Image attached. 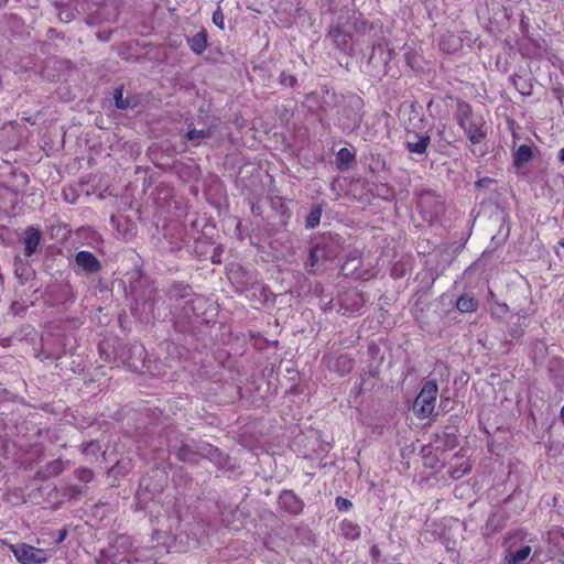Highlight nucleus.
Returning a JSON list of instances; mask_svg holds the SVG:
<instances>
[{
	"instance_id": "obj_1",
	"label": "nucleus",
	"mask_w": 564,
	"mask_h": 564,
	"mask_svg": "<svg viewBox=\"0 0 564 564\" xmlns=\"http://www.w3.org/2000/svg\"><path fill=\"white\" fill-rule=\"evenodd\" d=\"M455 118L473 144H478L486 138V122L481 116L473 112L469 104L458 101Z\"/></svg>"
},
{
	"instance_id": "obj_2",
	"label": "nucleus",
	"mask_w": 564,
	"mask_h": 564,
	"mask_svg": "<svg viewBox=\"0 0 564 564\" xmlns=\"http://www.w3.org/2000/svg\"><path fill=\"white\" fill-rule=\"evenodd\" d=\"M220 455L221 454L217 447L207 442L196 440L183 441L177 452L180 460L195 464L203 458L219 463Z\"/></svg>"
},
{
	"instance_id": "obj_3",
	"label": "nucleus",
	"mask_w": 564,
	"mask_h": 564,
	"mask_svg": "<svg viewBox=\"0 0 564 564\" xmlns=\"http://www.w3.org/2000/svg\"><path fill=\"white\" fill-rule=\"evenodd\" d=\"M415 196L416 207L424 220L431 223L443 214V200L433 191L420 188L415 192Z\"/></svg>"
},
{
	"instance_id": "obj_4",
	"label": "nucleus",
	"mask_w": 564,
	"mask_h": 564,
	"mask_svg": "<svg viewBox=\"0 0 564 564\" xmlns=\"http://www.w3.org/2000/svg\"><path fill=\"white\" fill-rule=\"evenodd\" d=\"M437 393L438 387L434 380H427L424 382L413 403V410L419 417L426 419L433 413Z\"/></svg>"
},
{
	"instance_id": "obj_5",
	"label": "nucleus",
	"mask_w": 564,
	"mask_h": 564,
	"mask_svg": "<svg viewBox=\"0 0 564 564\" xmlns=\"http://www.w3.org/2000/svg\"><path fill=\"white\" fill-rule=\"evenodd\" d=\"M11 550L21 564H43L51 557L46 550L25 543L14 545Z\"/></svg>"
},
{
	"instance_id": "obj_6",
	"label": "nucleus",
	"mask_w": 564,
	"mask_h": 564,
	"mask_svg": "<svg viewBox=\"0 0 564 564\" xmlns=\"http://www.w3.org/2000/svg\"><path fill=\"white\" fill-rule=\"evenodd\" d=\"M430 144V130L417 132L414 129H406L404 145L409 153L423 156L426 154Z\"/></svg>"
},
{
	"instance_id": "obj_7",
	"label": "nucleus",
	"mask_w": 564,
	"mask_h": 564,
	"mask_svg": "<svg viewBox=\"0 0 564 564\" xmlns=\"http://www.w3.org/2000/svg\"><path fill=\"white\" fill-rule=\"evenodd\" d=\"M349 22V20H345V17H340L337 19V22L334 26L330 28L327 39L332 41V43L339 48L340 51H348L351 47V36L345 30V25Z\"/></svg>"
},
{
	"instance_id": "obj_8",
	"label": "nucleus",
	"mask_w": 564,
	"mask_h": 564,
	"mask_svg": "<svg viewBox=\"0 0 564 564\" xmlns=\"http://www.w3.org/2000/svg\"><path fill=\"white\" fill-rule=\"evenodd\" d=\"M368 299L357 289H350L339 296V303L345 313H359Z\"/></svg>"
},
{
	"instance_id": "obj_9",
	"label": "nucleus",
	"mask_w": 564,
	"mask_h": 564,
	"mask_svg": "<svg viewBox=\"0 0 564 564\" xmlns=\"http://www.w3.org/2000/svg\"><path fill=\"white\" fill-rule=\"evenodd\" d=\"M76 267L86 274H95L101 270L100 261L89 251L82 250L75 256Z\"/></svg>"
},
{
	"instance_id": "obj_10",
	"label": "nucleus",
	"mask_w": 564,
	"mask_h": 564,
	"mask_svg": "<svg viewBox=\"0 0 564 564\" xmlns=\"http://www.w3.org/2000/svg\"><path fill=\"white\" fill-rule=\"evenodd\" d=\"M351 4L350 0H322L321 8L329 13L337 14V19L344 15L345 20H350Z\"/></svg>"
},
{
	"instance_id": "obj_11",
	"label": "nucleus",
	"mask_w": 564,
	"mask_h": 564,
	"mask_svg": "<svg viewBox=\"0 0 564 564\" xmlns=\"http://www.w3.org/2000/svg\"><path fill=\"white\" fill-rule=\"evenodd\" d=\"M145 356L144 347L140 344H134L123 350L121 357L133 371H139L140 365L143 362Z\"/></svg>"
},
{
	"instance_id": "obj_12",
	"label": "nucleus",
	"mask_w": 564,
	"mask_h": 564,
	"mask_svg": "<svg viewBox=\"0 0 564 564\" xmlns=\"http://www.w3.org/2000/svg\"><path fill=\"white\" fill-rule=\"evenodd\" d=\"M279 506L291 514H299L303 510V501L291 490H285L279 496Z\"/></svg>"
},
{
	"instance_id": "obj_13",
	"label": "nucleus",
	"mask_w": 564,
	"mask_h": 564,
	"mask_svg": "<svg viewBox=\"0 0 564 564\" xmlns=\"http://www.w3.org/2000/svg\"><path fill=\"white\" fill-rule=\"evenodd\" d=\"M41 231L34 227H28L23 236L24 256L31 257L36 252V249L41 242Z\"/></svg>"
},
{
	"instance_id": "obj_14",
	"label": "nucleus",
	"mask_w": 564,
	"mask_h": 564,
	"mask_svg": "<svg viewBox=\"0 0 564 564\" xmlns=\"http://www.w3.org/2000/svg\"><path fill=\"white\" fill-rule=\"evenodd\" d=\"M194 295L193 290L188 285L174 283L167 292L170 301L174 303H186Z\"/></svg>"
},
{
	"instance_id": "obj_15",
	"label": "nucleus",
	"mask_w": 564,
	"mask_h": 564,
	"mask_svg": "<svg viewBox=\"0 0 564 564\" xmlns=\"http://www.w3.org/2000/svg\"><path fill=\"white\" fill-rule=\"evenodd\" d=\"M111 224L117 228L118 234L126 240L134 236V225L124 217H117L115 215L110 218Z\"/></svg>"
},
{
	"instance_id": "obj_16",
	"label": "nucleus",
	"mask_w": 564,
	"mask_h": 564,
	"mask_svg": "<svg viewBox=\"0 0 564 564\" xmlns=\"http://www.w3.org/2000/svg\"><path fill=\"white\" fill-rule=\"evenodd\" d=\"M391 58V52H384L380 43H372V52L369 56L368 63L375 67L386 65Z\"/></svg>"
},
{
	"instance_id": "obj_17",
	"label": "nucleus",
	"mask_w": 564,
	"mask_h": 564,
	"mask_svg": "<svg viewBox=\"0 0 564 564\" xmlns=\"http://www.w3.org/2000/svg\"><path fill=\"white\" fill-rule=\"evenodd\" d=\"M119 15L118 6L115 0H108L97 11V19L106 22H115Z\"/></svg>"
},
{
	"instance_id": "obj_18",
	"label": "nucleus",
	"mask_w": 564,
	"mask_h": 564,
	"mask_svg": "<svg viewBox=\"0 0 564 564\" xmlns=\"http://www.w3.org/2000/svg\"><path fill=\"white\" fill-rule=\"evenodd\" d=\"M69 354L70 356H74V348L70 347L68 350L65 349V345L63 346L62 350H48L45 347L36 355V357L41 361H56L59 362V360Z\"/></svg>"
},
{
	"instance_id": "obj_19",
	"label": "nucleus",
	"mask_w": 564,
	"mask_h": 564,
	"mask_svg": "<svg viewBox=\"0 0 564 564\" xmlns=\"http://www.w3.org/2000/svg\"><path fill=\"white\" fill-rule=\"evenodd\" d=\"M332 258L333 254L328 250V246L326 243H318L311 249L308 261L311 267H315L321 260H329Z\"/></svg>"
},
{
	"instance_id": "obj_20",
	"label": "nucleus",
	"mask_w": 564,
	"mask_h": 564,
	"mask_svg": "<svg viewBox=\"0 0 564 564\" xmlns=\"http://www.w3.org/2000/svg\"><path fill=\"white\" fill-rule=\"evenodd\" d=\"M531 551L532 550L530 545H523L516 552H508V554L505 556L502 561V564H522L524 561L528 560V557L531 554Z\"/></svg>"
},
{
	"instance_id": "obj_21",
	"label": "nucleus",
	"mask_w": 564,
	"mask_h": 564,
	"mask_svg": "<svg viewBox=\"0 0 564 564\" xmlns=\"http://www.w3.org/2000/svg\"><path fill=\"white\" fill-rule=\"evenodd\" d=\"M191 50L196 54H202L207 47V33L202 30L191 37H187Z\"/></svg>"
},
{
	"instance_id": "obj_22",
	"label": "nucleus",
	"mask_w": 564,
	"mask_h": 564,
	"mask_svg": "<svg viewBox=\"0 0 564 564\" xmlns=\"http://www.w3.org/2000/svg\"><path fill=\"white\" fill-rule=\"evenodd\" d=\"M14 274L22 283H25L33 275V271L26 261H23L20 257H15Z\"/></svg>"
},
{
	"instance_id": "obj_23",
	"label": "nucleus",
	"mask_w": 564,
	"mask_h": 564,
	"mask_svg": "<svg viewBox=\"0 0 564 564\" xmlns=\"http://www.w3.org/2000/svg\"><path fill=\"white\" fill-rule=\"evenodd\" d=\"M547 355V345L544 340H535L532 344L530 356L534 365H540L544 361Z\"/></svg>"
},
{
	"instance_id": "obj_24",
	"label": "nucleus",
	"mask_w": 564,
	"mask_h": 564,
	"mask_svg": "<svg viewBox=\"0 0 564 564\" xmlns=\"http://www.w3.org/2000/svg\"><path fill=\"white\" fill-rule=\"evenodd\" d=\"M456 307L462 313H471L478 308V301L468 294H462L456 301Z\"/></svg>"
},
{
	"instance_id": "obj_25",
	"label": "nucleus",
	"mask_w": 564,
	"mask_h": 564,
	"mask_svg": "<svg viewBox=\"0 0 564 564\" xmlns=\"http://www.w3.org/2000/svg\"><path fill=\"white\" fill-rule=\"evenodd\" d=\"M214 133L213 127H208L206 129H194L189 128L186 132L187 140L192 141L194 145H198L202 140L212 138Z\"/></svg>"
},
{
	"instance_id": "obj_26",
	"label": "nucleus",
	"mask_w": 564,
	"mask_h": 564,
	"mask_svg": "<svg viewBox=\"0 0 564 564\" xmlns=\"http://www.w3.org/2000/svg\"><path fill=\"white\" fill-rule=\"evenodd\" d=\"M532 149L528 144H521L513 153V164L517 167L522 166L532 159Z\"/></svg>"
},
{
	"instance_id": "obj_27",
	"label": "nucleus",
	"mask_w": 564,
	"mask_h": 564,
	"mask_svg": "<svg viewBox=\"0 0 564 564\" xmlns=\"http://www.w3.org/2000/svg\"><path fill=\"white\" fill-rule=\"evenodd\" d=\"M371 193L384 200H392L395 196L394 188L386 183L373 184Z\"/></svg>"
},
{
	"instance_id": "obj_28",
	"label": "nucleus",
	"mask_w": 564,
	"mask_h": 564,
	"mask_svg": "<svg viewBox=\"0 0 564 564\" xmlns=\"http://www.w3.org/2000/svg\"><path fill=\"white\" fill-rule=\"evenodd\" d=\"M340 532L343 536L348 540H357L360 536V527L357 523H354L349 520H344L340 523Z\"/></svg>"
},
{
	"instance_id": "obj_29",
	"label": "nucleus",
	"mask_w": 564,
	"mask_h": 564,
	"mask_svg": "<svg viewBox=\"0 0 564 564\" xmlns=\"http://www.w3.org/2000/svg\"><path fill=\"white\" fill-rule=\"evenodd\" d=\"M355 161V155L347 148H341L336 154V162L339 170H345Z\"/></svg>"
},
{
	"instance_id": "obj_30",
	"label": "nucleus",
	"mask_w": 564,
	"mask_h": 564,
	"mask_svg": "<svg viewBox=\"0 0 564 564\" xmlns=\"http://www.w3.org/2000/svg\"><path fill=\"white\" fill-rule=\"evenodd\" d=\"M67 463L61 458L50 462L44 468L45 477H53L59 475L65 468Z\"/></svg>"
},
{
	"instance_id": "obj_31",
	"label": "nucleus",
	"mask_w": 564,
	"mask_h": 564,
	"mask_svg": "<svg viewBox=\"0 0 564 564\" xmlns=\"http://www.w3.org/2000/svg\"><path fill=\"white\" fill-rule=\"evenodd\" d=\"M352 14L350 15V19H352V26L357 32L367 33L368 31H372L373 26L368 23L367 20L361 18V14H357L354 10L351 11Z\"/></svg>"
},
{
	"instance_id": "obj_32",
	"label": "nucleus",
	"mask_w": 564,
	"mask_h": 564,
	"mask_svg": "<svg viewBox=\"0 0 564 564\" xmlns=\"http://www.w3.org/2000/svg\"><path fill=\"white\" fill-rule=\"evenodd\" d=\"M187 303H191L192 313L194 314V316L198 317L202 314H204L207 301L205 297L194 293V295L188 300Z\"/></svg>"
},
{
	"instance_id": "obj_33",
	"label": "nucleus",
	"mask_w": 564,
	"mask_h": 564,
	"mask_svg": "<svg viewBox=\"0 0 564 564\" xmlns=\"http://www.w3.org/2000/svg\"><path fill=\"white\" fill-rule=\"evenodd\" d=\"M321 216L322 208L319 206H314L306 217V227L313 229L316 226H318L321 221Z\"/></svg>"
},
{
	"instance_id": "obj_34",
	"label": "nucleus",
	"mask_w": 564,
	"mask_h": 564,
	"mask_svg": "<svg viewBox=\"0 0 564 564\" xmlns=\"http://www.w3.org/2000/svg\"><path fill=\"white\" fill-rule=\"evenodd\" d=\"M549 372L554 376H564V360L562 358H552L549 362Z\"/></svg>"
},
{
	"instance_id": "obj_35",
	"label": "nucleus",
	"mask_w": 564,
	"mask_h": 564,
	"mask_svg": "<svg viewBox=\"0 0 564 564\" xmlns=\"http://www.w3.org/2000/svg\"><path fill=\"white\" fill-rule=\"evenodd\" d=\"M113 99L118 109H127L130 107V101L123 98V87H118L115 89Z\"/></svg>"
},
{
	"instance_id": "obj_36",
	"label": "nucleus",
	"mask_w": 564,
	"mask_h": 564,
	"mask_svg": "<svg viewBox=\"0 0 564 564\" xmlns=\"http://www.w3.org/2000/svg\"><path fill=\"white\" fill-rule=\"evenodd\" d=\"M335 367L336 369L340 370L341 373H347L351 371L354 362L347 356H340L337 358Z\"/></svg>"
},
{
	"instance_id": "obj_37",
	"label": "nucleus",
	"mask_w": 564,
	"mask_h": 564,
	"mask_svg": "<svg viewBox=\"0 0 564 564\" xmlns=\"http://www.w3.org/2000/svg\"><path fill=\"white\" fill-rule=\"evenodd\" d=\"M75 477L80 482L87 484L93 480L94 473H93V470H90L88 468H79V469L75 470Z\"/></svg>"
},
{
	"instance_id": "obj_38",
	"label": "nucleus",
	"mask_w": 564,
	"mask_h": 564,
	"mask_svg": "<svg viewBox=\"0 0 564 564\" xmlns=\"http://www.w3.org/2000/svg\"><path fill=\"white\" fill-rule=\"evenodd\" d=\"M279 82L281 85L286 87H294L297 83V79L292 74H289L286 72H282L279 76Z\"/></svg>"
},
{
	"instance_id": "obj_39",
	"label": "nucleus",
	"mask_w": 564,
	"mask_h": 564,
	"mask_svg": "<svg viewBox=\"0 0 564 564\" xmlns=\"http://www.w3.org/2000/svg\"><path fill=\"white\" fill-rule=\"evenodd\" d=\"M154 294H155V290L154 289H151L149 291V294L147 296H141L137 300V303H142L143 306H148L149 307V311L152 312V308H153V303L155 301V297H154Z\"/></svg>"
},
{
	"instance_id": "obj_40",
	"label": "nucleus",
	"mask_w": 564,
	"mask_h": 564,
	"mask_svg": "<svg viewBox=\"0 0 564 564\" xmlns=\"http://www.w3.org/2000/svg\"><path fill=\"white\" fill-rule=\"evenodd\" d=\"M63 366H64L63 361L56 362V365H55V367L59 368V370H61L59 375H65L66 373L67 369H64ZM68 370L72 371L73 373H80L84 369L82 368V364L80 362H77V361L73 360L72 365H70V369H68Z\"/></svg>"
},
{
	"instance_id": "obj_41",
	"label": "nucleus",
	"mask_w": 564,
	"mask_h": 564,
	"mask_svg": "<svg viewBox=\"0 0 564 564\" xmlns=\"http://www.w3.org/2000/svg\"><path fill=\"white\" fill-rule=\"evenodd\" d=\"M58 17L62 21L69 22L75 18V13L70 8L61 6L58 7Z\"/></svg>"
},
{
	"instance_id": "obj_42",
	"label": "nucleus",
	"mask_w": 564,
	"mask_h": 564,
	"mask_svg": "<svg viewBox=\"0 0 564 564\" xmlns=\"http://www.w3.org/2000/svg\"><path fill=\"white\" fill-rule=\"evenodd\" d=\"M63 197H64V200L69 204H75L78 199V195L76 194V192L73 187L64 188Z\"/></svg>"
},
{
	"instance_id": "obj_43",
	"label": "nucleus",
	"mask_w": 564,
	"mask_h": 564,
	"mask_svg": "<svg viewBox=\"0 0 564 564\" xmlns=\"http://www.w3.org/2000/svg\"><path fill=\"white\" fill-rule=\"evenodd\" d=\"M335 505L339 511H348L352 507L351 501L344 497H337Z\"/></svg>"
},
{
	"instance_id": "obj_44",
	"label": "nucleus",
	"mask_w": 564,
	"mask_h": 564,
	"mask_svg": "<svg viewBox=\"0 0 564 564\" xmlns=\"http://www.w3.org/2000/svg\"><path fill=\"white\" fill-rule=\"evenodd\" d=\"M213 22L219 28V29H224V14L220 10V8H218L214 13H213Z\"/></svg>"
},
{
	"instance_id": "obj_45",
	"label": "nucleus",
	"mask_w": 564,
	"mask_h": 564,
	"mask_svg": "<svg viewBox=\"0 0 564 564\" xmlns=\"http://www.w3.org/2000/svg\"><path fill=\"white\" fill-rule=\"evenodd\" d=\"M182 315L192 323V318L195 317L192 313V305L191 303H184V305L181 306Z\"/></svg>"
},
{
	"instance_id": "obj_46",
	"label": "nucleus",
	"mask_w": 564,
	"mask_h": 564,
	"mask_svg": "<svg viewBox=\"0 0 564 564\" xmlns=\"http://www.w3.org/2000/svg\"><path fill=\"white\" fill-rule=\"evenodd\" d=\"M307 0H295V14L302 17L305 12V6Z\"/></svg>"
},
{
	"instance_id": "obj_47",
	"label": "nucleus",
	"mask_w": 564,
	"mask_h": 564,
	"mask_svg": "<svg viewBox=\"0 0 564 564\" xmlns=\"http://www.w3.org/2000/svg\"><path fill=\"white\" fill-rule=\"evenodd\" d=\"M370 555H371V558L373 562H379L380 561V557H381V552L378 547V545H372L371 549H370Z\"/></svg>"
},
{
	"instance_id": "obj_48",
	"label": "nucleus",
	"mask_w": 564,
	"mask_h": 564,
	"mask_svg": "<svg viewBox=\"0 0 564 564\" xmlns=\"http://www.w3.org/2000/svg\"><path fill=\"white\" fill-rule=\"evenodd\" d=\"M494 183V180L490 178V177H482L480 180H478L475 185L477 187H481V188H488L489 187V184Z\"/></svg>"
},
{
	"instance_id": "obj_49",
	"label": "nucleus",
	"mask_w": 564,
	"mask_h": 564,
	"mask_svg": "<svg viewBox=\"0 0 564 564\" xmlns=\"http://www.w3.org/2000/svg\"><path fill=\"white\" fill-rule=\"evenodd\" d=\"M67 491H68V495L70 498H76L83 494L82 488H79L77 486H69L67 488Z\"/></svg>"
},
{
	"instance_id": "obj_50",
	"label": "nucleus",
	"mask_w": 564,
	"mask_h": 564,
	"mask_svg": "<svg viewBox=\"0 0 564 564\" xmlns=\"http://www.w3.org/2000/svg\"><path fill=\"white\" fill-rule=\"evenodd\" d=\"M148 490L149 489V484H148V479L147 478H142L141 481H140V485H139V490L137 492V496L140 498L142 496V491L143 490Z\"/></svg>"
},
{
	"instance_id": "obj_51",
	"label": "nucleus",
	"mask_w": 564,
	"mask_h": 564,
	"mask_svg": "<svg viewBox=\"0 0 564 564\" xmlns=\"http://www.w3.org/2000/svg\"><path fill=\"white\" fill-rule=\"evenodd\" d=\"M67 536V530L65 528L58 531V538L56 539V544H61Z\"/></svg>"
},
{
	"instance_id": "obj_52",
	"label": "nucleus",
	"mask_w": 564,
	"mask_h": 564,
	"mask_svg": "<svg viewBox=\"0 0 564 564\" xmlns=\"http://www.w3.org/2000/svg\"><path fill=\"white\" fill-rule=\"evenodd\" d=\"M469 470V467H466L464 470L455 469L451 473L452 477L455 479L460 478L464 474H466Z\"/></svg>"
},
{
	"instance_id": "obj_53",
	"label": "nucleus",
	"mask_w": 564,
	"mask_h": 564,
	"mask_svg": "<svg viewBox=\"0 0 564 564\" xmlns=\"http://www.w3.org/2000/svg\"><path fill=\"white\" fill-rule=\"evenodd\" d=\"M447 40L448 41H453V45H451V43H447V46H448L447 50H449V47L455 50L457 47V45H458V42H459L458 39H456L454 35H448Z\"/></svg>"
},
{
	"instance_id": "obj_54",
	"label": "nucleus",
	"mask_w": 564,
	"mask_h": 564,
	"mask_svg": "<svg viewBox=\"0 0 564 564\" xmlns=\"http://www.w3.org/2000/svg\"><path fill=\"white\" fill-rule=\"evenodd\" d=\"M514 85L517 87V89L522 94V95H530L531 94V90L530 89H527L524 87V85H521V87L518 86L517 82H514Z\"/></svg>"
},
{
	"instance_id": "obj_55",
	"label": "nucleus",
	"mask_w": 564,
	"mask_h": 564,
	"mask_svg": "<svg viewBox=\"0 0 564 564\" xmlns=\"http://www.w3.org/2000/svg\"><path fill=\"white\" fill-rule=\"evenodd\" d=\"M558 160L561 163L564 164V148L560 150L558 152Z\"/></svg>"
},
{
	"instance_id": "obj_56",
	"label": "nucleus",
	"mask_w": 564,
	"mask_h": 564,
	"mask_svg": "<svg viewBox=\"0 0 564 564\" xmlns=\"http://www.w3.org/2000/svg\"><path fill=\"white\" fill-rule=\"evenodd\" d=\"M48 34H50V37H51V39H52L53 36H58L57 31H56V30H54V29H50V30H48Z\"/></svg>"
},
{
	"instance_id": "obj_57",
	"label": "nucleus",
	"mask_w": 564,
	"mask_h": 564,
	"mask_svg": "<svg viewBox=\"0 0 564 564\" xmlns=\"http://www.w3.org/2000/svg\"><path fill=\"white\" fill-rule=\"evenodd\" d=\"M446 43H447V40H446V37L444 36V37L442 39V41H441V47H442L443 50H447Z\"/></svg>"
},
{
	"instance_id": "obj_58",
	"label": "nucleus",
	"mask_w": 564,
	"mask_h": 564,
	"mask_svg": "<svg viewBox=\"0 0 564 564\" xmlns=\"http://www.w3.org/2000/svg\"><path fill=\"white\" fill-rule=\"evenodd\" d=\"M561 419L563 420L564 422V406L561 409Z\"/></svg>"
}]
</instances>
